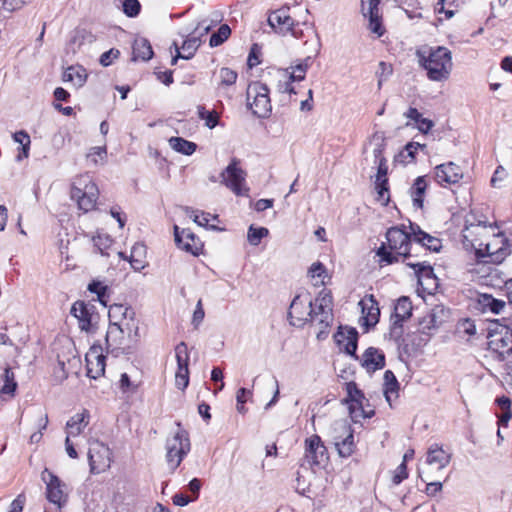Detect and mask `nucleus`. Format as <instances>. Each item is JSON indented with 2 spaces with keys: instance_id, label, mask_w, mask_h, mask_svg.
<instances>
[{
  "instance_id": "a18cd8bd",
  "label": "nucleus",
  "mask_w": 512,
  "mask_h": 512,
  "mask_svg": "<svg viewBox=\"0 0 512 512\" xmlns=\"http://www.w3.org/2000/svg\"><path fill=\"white\" fill-rule=\"evenodd\" d=\"M3 381H4V385L1 388V393L13 395L17 388V382L15 381L14 373L11 371V369L9 367L5 368V371L3 374Z\"/></svg>"
},
{
  "instance_id": "ddd939ff",
  "label": "nucleus",
  "mask_w": 512,
  "mask_h": 512,
  "mask_svg": "<svg viewBox=\"0 0 512 512\" xmlns=\"http://www.w3.org/2000/svg\"><path fill=\"white\" fill-rule=\"evenodd\" d=\"M364 394L358 389L356 383L349 382L347 384V399L349 404V411L353 419L358 417L370 418L374 414L373 411L365 412L362 407V401L364 400Z\"/></svg>"
},
{
  "instance_id": "f03ea898",
  "label": "nucleus",
  "mask_w": 512,
  "mask_h": 512,
  "mask_svg": "<svg viewBox=\"0 0 512 512\" xmlns=\"http://www.w3.org/2000/svg\"><path fill=\"white\" fill-rule=\"evenodd\" d=\"M419 63L427 71L431 81L441 82L449 78L453 63L451 51L443 46L430 48L426 52H418Z\"/></svg>"
},
{
  "instance_id": "338daca9",
  "label": "nucleus",
  "mask_w": 512,
  "mask_h": 512,
  "mask_svg": "<svg viewBox=\"0 0 512 512\" xmlns=\"http://www.w3.org/2000/svg\"><path fill=\"white\" fill-rule=\"evenodd\" d=\"M47 424H48V416L47 414H45L41 419H40V430L38 432H35L33 433L31 436H30V442L31 443H38L41 439H42V431L41 430H44L46 429L47 427Z\"/></svg>"
},
{
  "instance_id": "aec40b11",
  "label": "nucleus",
  "mask_w": 512,
  "mask_h": 512,
  "mask_svg": "<svg viewBox=\"0 0 512 512\" xmlns=\"http://www.w3.org/2000/svg\"><path fill=\"white\" fill-rule=\"evenodd\" d=\"M377 165V174L375 179V188L378 193V200L383 204H387L389 202V193H388V166L386 159H382L380 161L374 162Z\"/></svg>"
},
{
  "instance_id": "a19ab883",
  "label": "nucleus",
  "mask_w": 512,
  "mask_h": 512,
  "mask_svg": "<svg viewBox=\"0 0 512 512\" xmlns=\"http://www.w3.org/2000/svg\"><path fill=\"white\" fill-rule=\"evenodd\" d=\"M184 211L187 216L193 219V221L202 227H208L210 219H216V216H211L209 213H205L203 211H197L190 207H185Z\"/></svg>"
},
{
  "instance_id": "6ab92c4d",
  "label": "nucleus",
  "mask_w": 512,
  "mask_h": 512,
  "mask_svg": "<svg viewBox=\"0 0 512 512\" xmlns=\"http://www.w3.org/2000/svg\"><path fill=\"white\" fill-rule=\"evenodd\" d=\"M410 230L412 231L413 236V245L414 249H424L430 251H439L441 248V242L438 238H435L426 232L422 231L418 225H414L410 223Z\"/></svg>"
},
{
  "instance_id": "ea45409f",
  "label": "nucleus",
  "mask_w": 512,
  "mask_h": 512,
  "mask_svg": "<svg viewBox=\"0 0 512 512\" xmlns=\"http://www.w3.org/2000/svg\"><path fill=\"white\" fill-rule=\"evenodd\" d=\"M87 161L94 166L104 164L107 158L106 146H96L89 149L86 155Z\"/></svg>"
},
{
  "instance_id": "f8f14e48",
  "label": "nucleus",
  "mask_w": 512,
  "mask_h": 512,
  "mask_svg": "<svg viewBox=\"0 0 512 512\" xmlns=\"http://www.w3.org/2000/svg\"><path fill=\"white\" fill-rule=\"evenodd\" d=\"M434 178L442 187L456 184L463 178L461 168L454 162L437 165L434 168Z\"/></svg>"
},
{
  "instance_id": "a211bd4d",
  "label": "nucleus",
  "mask_w": 512,
  "mask_h": 512,
  "mask_svg": "<svg viewBox=\"0 0 512 512\" xmlns=\"http://www.w3.org/2000/svg\"><path fill=\"white\" fill-rule=\"evenodd\" d=\"M268 23L277 33L285 35L292 31L295 21L289 15V8L282 7L270 14Z\"/></svg>"
},
{
  "instance_id": "c756f323",
  "label": "nucleus",
  "mask_w": 512,
  "mask_h": 512,
  "mask_svg": "<svg viewBox=\"0 0 512 512\" xmlns=\"http://www.w3.org/2000/svg\"><path fill=\"white\" fill-rule=\"evenodd\" d=\"M406 265L414 270L420 285H424V281L434 280L435 278L433 268L426 261H407Z\"/></svg>"
},
{
  "instance_id": "4468645a",
  "label": "nucleus",
  "mask_w": 512,
  "mask_h": 512,
  "mask_svg": "<svg viewBox=\"0 0 512 512\" xmlns=\"http://www.w3.org/2000/svg\"><path fill=\"white\" fill-rule=\"evenodd\" d=\"M334 338L340 350L356 359L358 358L356 356L358 332L355 328L340 327Z\"/></svg>"
},
{
  "instance_id": "dca6fc26",
  "label": "nucleus",
  "mask_w": 512,
  "mask_h": 512,
  "mask_svg": "<svg viewBox=\"0 0 512 512\" xmlns=\"http://www.w3.org/2000/svg\"><path fill=\"white\" fill-rule=\"evenodd\" d=\"M105 359L101 348L92 346L86 353L85 360L87 366V376L92 379H98L105 372Z\"/></svg>"
},
{
  "instance_id": "e433bc0d",
  "label": "nucleus",
  "mask_w": 512,
  "mask_h": 512,
  "mask_svg": "<svg viewBox=\"0 0 512 512\" xmlns=\"http://www.w3.org/2000/svg\"><path fill=\"white\" fill-rule=\"evenodd\" d=\"M125 334L121 332V329L114 324H109L108 331L106 334V342L108 346L120 348L124 343Z\"/></svg>"
},
{
  "instance_id": "f3484780",
  "label": "nucleus",
  "mask_w": 512,
  "mask_h": 512,
  "mask_svg": "<svg viewBox=\"0 0 512 512\" xmlns=\"http://www.w3.org/2000/svg\"><path fill=\"white\" fill-rule=\"evenodd\" d=\"M489 347L500 360H505L512 353V333L506 328L504 332L492 334Z\"/></svg>"
},
{
  "instance_id": "4d7b16f0",
  "label": "nucleus",
  "mask_w": 512,
  "mask_h": 512,
  "mask_svg": "<svg viewBox=\"0 0 512 512\" xmlns=\"http://www.w3.org/2000/svg\"><path fill=\"white\" fill-rule=\"evenodd\" d=\"M13 139L22 146L23 156L28 157L31 143L30 136L25 131H19L14 133Z\"/></svg>"
},
{
  "instance_id": "13d9d810",
  "label": "nucleus",
  "mask_w": 512,
  "mask_h": 512,
  "mask_svg": "<svg viewBox=\"0 0 512 512\" xmlns=\"http://www.w3.org/2000/svg\"><path fill=\"white\" fill-rule=\"evenodd\" d=\"M398 389V381L384 384L383 393L390 407H392V402L398 398Z\"/></svg>"
},
{
  "instance_id": "5701e85b",
  "label": "nucleus",
  "mask_w": 512,
  "mask_h": 512,
  "mask_svg": "<svg viewBox=\"0 0 512 512\" xmlns=\"http://www.w3.org/2000/svg\"><path fill=\"white\" fill-rule=\"evenodd\" d=\"M174 238L177 246L185 250L187 252H190L194 255L197 254L198 251V239L195 237V235L189 230V229H182L180 231L179 227L177 225L174 226Z\"/></svg>"
},
{
  "instance_id": "412c9836",
  "label": "nucleus",
  "mask_w": 512,
  "mask_h": 512,
  "mask_svg": "<svg viewBox=\"0 0 512 512\" xmlns=\"http://www.w3.org/2000/svg\"><path fill=\"white\" fill-rule=\"evenodd\" d=\"M359 306L361 307L364 325L367 327L376 325L379 321L380 309L374 296L366 295L359 302Z\"/></svg>"
},
{
  "instance_id": "f257e3e1",
  "label": "nucleus",
  "mask_w": 512,
  "mask_h": 512,
  "mask_svg": "<svg viewBox=\"0 0 512 512\" xmlns=\"http://www.w3.org/2000/svg\"><path fill=\"white\" fill-rule=\"evenodd\" d=\"M386 240L387 245L382 243L376 251V255L380 257V262L392 264L398 262L399 257L409 259L413 256L412 231L408 233L398 226L391 227L386 232Z\"/></svg>"
},
{
  "instance_id": "bb28decb",
  "label": "nucleus",
  "mask_w": 512,
  "mask_h": 512,
  "mask_svg": "<svg viewBox=\"0 0 512 512\" xmlns=\"http://www.w3.org/2000/svg\"><path fill=\"white\" fill-rule=\"evenodd\" d=\"M486 252L489 256H494L496 261H500L510 253V250L506 245L505 238L502 235H497L486 244Z\"/></svg>"
},
{
  "instance_id": "de8ad7c7",
  "label": "nucleus",
  "mask_w": 512,
  "mask_h": 512,
  "mask_svg": "<svg viewBox=\"0 0 512 512\" xmlns=\"http://www.w3.org/2000/svg\"><path fill=\"white\" fill-rule=\"evenodd\" d=\"M364 15L369 16V30L377 34L378 37L382 36L385 30L382 26L380 12H364Z\"/></svg>"
},
{
  "instance_id": "3c124183",
  "label": "nucleus",
  "mask_w": 512,
  "mask_h": 512,
  "mask_svg": "<svg viewBox=\"0 0 512 512\" xmlns=\"http://www.w3.org/2000/svg\"><path fill=\"white\" fill-rule=\"evenodd\" d=\"M118 328L121 329V332L131 337L132 333L136 336L139 330L138 322L135 319V315H131V319H125L116 324Z\"/></svg>"
},
{
  "instance_id": "603ef678",
  "label": "nucleus",
  "mask_w": 512,
  "mask_h": 512,
  "mask_svg": "<svg viewBox=\"0 0 512 512\" xmlns=\"http://www.w3.org/2000/svg\"><path fill=\"white\" fill-rule=\"evenodd\" d=\"M175 357L177 361V367L188 368L189 353L185 342H180L175 347Z\"/></svg>"
},
{
  "instance_id": "09e8293b",
  "label": "nucleus",
  "mask_w": 512,
  "mask_h": 512,
  "mask_svg": "<svg viewBox=\"0 0 512 512\" xmlns=\"http://www.w3.org/2000/svg\"><path fill=\"white\" fill-rule=\"evenodd\" d=\"M426 148L425 144H420L418 142H410L408 143L404 151L399 153V155L396 157V160L402 159V158H409L407 162H412L415 159V154L419 149L424 150Z\"/></svg>"
},
{
  "instance_id": "20e7f679",
  "label": "nucleus",
  "mask_w": 512,
  "mask_h": 512,
  "mask_svg": "<svg viewBox=\"0 0 512 512\" xmlns=\"http://www.w3.org/2000/svg\"><path fill=\"white\" fill-rule=\"evenodd\" d=\"M191 448L188 433L180 428L166 441V462L171 471H175Z\"/></svg>"
},
{
  "instance_id": "bf43d9fd",
  "label": "nucleus",
  "mask_w": 512,
  "mask_h": 512,
  "mask_svg": "<svg viewBox=\"0 0 512 512\" xmlns=\"http://www.w3.org/2000/svg\"><path fill=\"white\" fill-rule=\"evenodd\" d=\"M141 5L138 0H124L123 1V12L128 17H135L140 12Z\"/></svg>"
},
{
  "instance_id": "e2e57ef3",
  "label": "nucleus",
  "mask_w": 512,
  "mask_h": 512,
  "mask_svg": "<svg viewBox=\"0 0 512 512\" xmlns=\"http://www.w3.org/2000/svg\"><path fill=\"white\" fill-rule=\"evenodd\" d=\"M119 55V50L112 48L100 56V64L104 67H107L113 62L114 59H117Z\"/></svg>"
},
{
  "instance_id": "69168bd1",
  "label": "nucleus",
  "mask_w": 512,
  "mask_h": 512,
  "mask_svg": "<svg viewBox=\"0 0 512 512\" xmlns=\"http://www.w3.org/2000/svg\"><path fill=\"white\" fill-rule=\"evenodd\" d=\"M408 477L407 466L402 462L394 471L392 481L395 485L400 484L404 479Z\"/></svg>"
},
{
  "instance_id": "423d86ee",
  "label": "nucleus",
  "mask_w": 512,
  "mask_h": 512,
  "mask_svg": "<svg viewBox=\"0 0 512 512\" xmlns=\"http://www.w3.org/2000/svg\"><path fill=\"white\" fill-rule=\"evenodd\" d=\"M238 159L233 158L220 174V182L237 196H248L249 188L246 185V172L239 166Z\"/></svg>"
},
{
  "instance_id": "0e129e2a",
  "label": "nucleus",
  "mask_w": 512,
  "mask_h": 512,
  "mask_svg": "<svg viewBox=\"0 0 512 512\" xmlns=\"http://www.w3.org/2000/svg\"><path fill=\"white\" fill-rule=\"evenodd\" d=\"M379 77L378 86L382 85V81L392 74V66L386 62L381 61L379 63V69L376 72Z\"/></svg>"
},
{
  "instance_id": "58836bf2",
  "label": "nucleus",
  "mask_w": 512,
  "mask_h": 512,
  "mask_svg": "<svg viewBox=\"0 0 512 512\" xmlns=\"http://www.w3.org/2000/svg\"><path fill=\"white\" fill-rule=\"evenodd\" d=\"M309 274L314 281L315 286L325 285V279L328 278V274L324 265L320 262H315L309 269Z\"/></svg>"
},
{
  "instance_id": "c03bdc74",
  "label": "nucleus",
  "mask_w": 512,
  "mask_h": 512,
  "mask_svg": "<svg viewBox=\"0 0 512 512\" xmlns=\"http://www.w3.org/2000/svg\"><path fill=\"white\" fill-rule=\"evenodd\" d=\"M269 230L265 227L256 228L251 225L247 232V240L250 245L258 246L262 240V238L268 236Z\"/></svg>"
},
{
  "instance_id": "393cba45",
  "label": "nucleus",
  "mask_w": 512,
  "mask_h": 512,
  "mask_svg": "<svg viewBox=\"0 0 512 512\" xmlns=\"http://www.w3.org/2000/svg\"><path fill=\"white\" fill-rule=\"evenodd\" d=\"M412 309V302L408 297L403 296L397 300L394 307V313L392 315L393 329L397 326H402V322L411 316Z\"/></svg>"
},
{
  "instance_id": "6e6552de",
  "label": "nucleus",
  "mask_w": 512,
  "mask_h": 512,
  "mask_svg": "<svg viewBox=\"0 0 512 512\" xmlns=\"http://www.w3.org/2000/svg\"><path fill=\"white\" fill-rule=\"evenodd\" d=\"M333 440L338 454L347 458L351 456L355 450L353 429L343 420L336 421L333 426Z\"/></svg>"
},
{
  "instance_id": "6e6d98bb",
  "label": "nucleus",
  "mask_w": 512,
  "mask_h": 512,
  "mask_svg": "<svg viewBox=\"0 0 512 512\" xmlns=\"http://www.w3.org/2000/svg\"><path fill=\"white\" fill-rule=\"evenodd\" d=\"M189 384V369L177 367L175 373V385L180 390H185Z\"/></svg>"
},
{
  "instance_id": "2f4dec72",
  "label": "nucleus",
  "mask_w": 512,
  "mask_h": 512,
  "mask_svg": "<svg viewBox=\"0 0 512 512\" xmlns=\"http://www.w3.org/2000/svg\"><path fill=\"white\" fill-rule=\"evenodd\" d=\"M131 315H135L134 310L131 307H128L123 304H113L110 305L108 316L110 320V324L116 325L122 320L131 319Z\"/></svg>"
},
{
  "instance_id": "7c9ffc66",
  "label": "nucleus",
  "mask_w": 512,
  "mask_h": 512,
  "mask_svg": "<svg viewBox=\"0 0 512 512\" xmlns=\"http://www.w3.org/2000/svg\"><path fill=\"white\" fill-rule=\"evenodd\" d=\"M87 80V73L82 66H70L63 73V81L71 82L76 87H81Z\"/></svg>"
},
{
  "instance_id": "c9c22d12",
  "label": "nucleus",
  "mask_w": 512,
  "mask_h": 512,
  "mask_svg": "<svg viewBox=\"0 0 512 512\" xmlns=\"http://www.w3.org/2000/svg\"><path fill=\"white\" fill-rule=\"evenodd\" d=\"M479 304L484 310H489L494 314H499L505 307V302L493 298L491 295L482 294L479 297Z\"/></svg>"
},
{
  "instance_id": "7ed1b4c3",
  "label": "nucleus",
  "mask_w": 512,
  "mask_h": 512,
  "mask_svg": "<svg viewBox=\"0 0 512 512\" xmlns=\"http://www.w3.org/2000/svg\"><path fill=\"white\" fill-rule=\"evenodd\" d=\"M70 197L80 211L87 213L95 209L99 189L88 174L80 175L72 183Z\"/></svg>"
},
{
  "instance_id": "49530a36",
  "label": "nucleus",
  "mask_w": 512,
  "mask_h": 512,
  "mask_svg": "<svg viewBox=\"0 0 512 512\" xmlns=\"http://www.w3.org/2000/svg\"><path fill=\"white\" fill-rule=\"evenodd\" d=\"M231 34V29L227 24H223L219 27L216 33H213L210 37L209 44L211 47H217L228 39Z\"/></svg>"
},
{
  "instance_id": "1a4fd4ad",
  "label": "nucleus",
  "mask_w": 512,
  "mask_h": 512,
  "mask_svg": "<svg viewBox=\"0 0 512 512\" xmlns=\"http://www.w3.org/2000/svg\"><path fill=\"white\" fill-rule=\"evenodd\" d=\"M88 460L91 473L99 474L104 472L110 468L112 462L111 450L100 441H91L89 443Z\"/></svg>"
},
{
  "instance_id": "9d476101",
  "label": "nucleus",
  "mask_w": 512,
  "mask_h": 512,
  "mask_svg": "<svg viewBox=\"0 0 512 512\" xmlns=\"http://www.w3.org/2000/svg\"><path fill=\"white\" fill-rule=\"evenodd\" d=\"M42 480L46 484V497L49 502L62 508L66 505L68 494L65 491L66 485L52 472L45 469L41 474Z\"/></svg>"
},
{
  "instance_id": "0eeeda50",
  "label": "nucleus",
  "mask_w": 512,
  "mask_h": 512,
  "mask_svg": "<svg viewBox=\"0 0 512 512\" xmlns=\"http://www.w3.org/2000/svg\"><path fill=\"white\" fill-rule=\"evenodd\" d=\"M290 324L301 327L313 318V303L308 293L294 297L288 311Z\"/></svg>"
},
{
  "instance_id": "b1692460",
  "label": "nucleus",
  "mask_w": 512,
  "mask_h": 512,
  "mask_svg": "<svg viewBox=\"0 0 512 512\" xmlns=\"http://www.w3.org/2000/svg\"><path fill=\"white\" fill-rule=\"evenodd\" d=\"M361 364L368 372L382 369L385 365L384 354L374 347H369L362 356Z\"/></svg>"
},
{
  "instance_id": "473e14b6",
  "label": "nucleus",
  "mask_w": 512,
  "mask_h": 512,
  "mask_svg": "<svg viewBox=\"0 0 512 512\" xmlns=\"http://www.w3.org/2000/svg\"><path fill=\"white\" fill-rule=\"evenodd\" d=\"M369 145L372 147L374 162L386 159L383 156L386 147V137L383 132H375L370 139Z\"/></svg>"
},
{
  "instance_id": "680f3d73",
  "label": "nucleus",
  "mask_w": 512,
  "mask_h": 512,
  "mask_svg": "<svg viewBox=\"0 0 512 512\" xmlns=\"http://www.w3.org/2000/svg\"><path fill=\"white\" fill-rule=\"evenodd\" d=\"M455 0H438L436 5V10L439 14L444 13L447 19H450L454 16L455 11L451 8H446L448 4L451 7L454 4Z\"/></svg>"
},
{
  "instance_id": "39448f33",
  "label": "nucleus",
  "mask_w": 512,
  "mask_h": 512,
  "mask_svg": "<svg viewBox=\"0 0 512 512\" xmlns=\"http://www.w3.org/2000/svg\"><path fill=\"white\" fill-rule=\"evenodd\" d=\"M247 102L253 114L259 118L270 115L272 105L269 97V89L266 84L253 82L247 89Z\"/></svg>"
},
{
  "instance_id": "72a5a7b5",
  "label": "nucleus",
  "mask_w": 512,
  "mask_h": 512,
  "mask_svg": "<svg viewBox=\"0 0 512 512\" xmlns=\"http://www.w3.org/2000/svg\"><path fill=\"white\" fill-rule=\"evenodd\" d=\"M168 142L174 151L183 155H192L197 148L194 142L188 141L182 137H171Z\"/></svg>"
},
{
  "instance_id": "f704fd0d",
  "label": "nucleus",
  "mask_w": 512,
  "mask_h": 512,
  "mask_svg": "<svg viewBox=\"0 0 512 512\" xmlns=\"http://www.w3.org/2000/svg\"><path fill=\"white\" fill-rule=\"evenodd\" d=\"M427 183L424 176H419L415 179L413 186L410 189V194L413 199L414 206L422 208L423 196L426 191Z\"/></svg>"
},
{
  "instance_id": "37998d69",
  "label": "nucleus",
  "mask_w": 512,
  "mask_h": 512,
  "mask_svg": "<svg viewBox=\"0 0 512 512\" xmlns=\"http://www.w3.org/2000/svg\"><path fill=\"white\" fill-rule=\"evenodd\" d=\"M88 290L91 293H95L97 295L98 301L103 305H108V287L104 285L100 281H93L88 285Z\"/></svg>"
},
{
  "instance_id": "79ce46f5",
  "label": "nucleus",
  "mask_w": 512,
  "mask_h": 512,
  "mask_svg": "<svg viewBox=\"0 0 512 512\" xmlns=\"http://www.w3.org/2000/svg\"><path fill=\"white\" fill-rule=\"evenodd\" d=\"M310 57L306 58L304 61L298 63L295 66H291V71H288L289 79L292 81L299 82L304 80L307 69L309 67Z\"/></svg>"
},
{
  "instance_id": "5fc2aeb1",
  "label": "nucleus",
  "mask_w": 512,
  "mask_h": 512,
  "mask_svg": "<svg viewBox=\"0 0 512 512\" xmlns=\"http://www.w3.org/2000/svg\"><path fill=\"white\" fill-rule=\"evenodd\" d=\"M238 74L236 71L223 67L219 71L220 84L223 86H232L237 80Z\"/></svg>"
},
{
  "instance_id": "cd10ccee",
  "label": "nucleus",
  "mask_w": 512,
  "mask_h": 512,
  "mask_svg": "<svg viewBox=\"0 0 512 512\" xmlns=\"http://www.w3.org/2000/svg\"><path fill=\"white\" fill-rule=\"evenodd\" d=\"M133 60L148 61L153 56L150 42L143 37L136 38L133 43Z\"/></svg>"
},
{
  "instance_id": "2eb2a0df",
  "label": "nucleus",
  "mask_w": 512,
  "mask_h": 512,
  "mask_svg": "<svg viewBox=\"0 0 512 512\" xmlns=\"http://www.w3.org/2000/svg\"><path fill=\"white\" fill-rule=\"evenodd\" d=\"M70 313L78 320L79 328L82 331L90 332L92 330V322L95 317L94 306L92 304L84 301H76L72 305Z\"/></svg>"
},
{
  "instance_id": "4c0bfd02",
  "label": "nucleus",
  "mask_w": 512,
  "mask_h": 512,
  "mask_svg": "<svg viewBox=\"0 0 512 512\" xmlns=\"http://www.w3.org/2000/svg\"><path fill=\"white\" fill-rule=\"evenodd\" d=\"M201 44V40L197 35H191L184 40L180 51L183 54V59H191Z\"/></svg>"
},
{
  "instance_id": "a878e982",
  "label": "nucleus",
  "mask_w": 512,
  "mask_h": 512,
  "mask_svg": "<svg viewBox=\"0 0 512 512\" xmlns=\"http://www.w3.org/2000/svg\"><path fill=\"white\" fill-rule=\"evenodd\" d=\"M89 417L90 415L87 410H83L72 416L66 423L67 435H69V437L80 435L89 424Z\"/></svg>"
},
{
  "instance_id": "052dcab7",
  "label": "nucleus",
  "mask_w": 512,
  "mask_h": 512,
  "mask_svg": "<svg viewBox=\"0 0 512 512\" xmlns=\"http://www.w3.org/2000/svg\"><path fill=\"white\" fill-rule=\"evenodd\" d=\"M283 77L284 79L280 80L278 83V90L282 93H296L294 86L292 84L294 81H292V79H289L288 69L285 70Z\"/></svg>"
},
{
  "instance_id": "9b49d317",
  "label": "nucleus",
  "mask_w": 512,
  "mask_h": 512,
  "mask_svg": "<svg viewBox=\"0 0 512 512\" xmlns=\"http://www.w3.org/2000/svg\"><path fill=\"white\" fill-rule=\"evenodd\" d=\"M327 460V449L321 438L314 434L305 440V454L302 466H320Z\"/></svg>"
},
{
  "instance_id": "774afa93",
  "label": "nucleus",
  "mask_w": 512,
  "mask_h": 512,
  "mask_svg": "<svg viewBox=\"0 0 512 512\" xmlns=\"http://www.w3.org/2000/svg\"><path fill=\"white\" fill-rule=\"evenodd\" d=\"M506 177V171L502 166H499L496 168L492 178H491V185L495 188L499 187V183L503 181V179Z\"/></svg>"
},
{
  "instance_id": "c85d7f7f",
  "label": "nucleus",
  "mask_w": 512,
  "mask_h": 512,
  "mask_svg": "<svg viewBox=\"0 0 512 512\" xmlns=\"http://www.w3.org/2000/svg\"><path fill=\"white\" fill-rule=\"evenodd\" d=\"M315 305H318L322 308L324 307L325 317L323 320H321V324L328 326L333 320V300L331 293L326 290L320 291L318 297L315 300Z\"/></svg>"
},
{
  "instance_id": "864d4df0",
  "label": "nucleus",
  "mask_w": 512,
  "mask_h": 512,
  "mask_svg": "<svg viewBox=\"0 0 512 512\" xmlns=\"http://www.w3.org/2000/svg\"><path fill=\"white\" fill-rule=\"evenodd\" d=\"M95 247L99 250L101 255L109 256L108 249L111 247L113 240L108 235H97L93 238Z\"/></svg>"
},
{
  "instance_id": "8fccbe9b",
  "label": "nucleus",
  "mask_w": 512,
  "mask_h": 512,
  "mask_svg": "<svg viewBox=\"0 0 512 512\" xmlns=\"http://www.w3.org/2000/svg\"><path fill=\"white\" fill-rule=\"evenodd\" d=\"M198 116L200 119L205 120V125L213 129L217 124L219 120V115L215 111H207L203 106H198Z\"/></svg>"
},
{
  "instance_id": "4be33fe9",
  "label": "nucleus",
  "mask_w": 512,
  "mask_h": 512,
  "mask_svg": "<svg viewBox=\"0 0 512 512\" xmlns=\"http://www.w3.org/2000/svg\"><path fill=\"white\" fill-rule=\"evenodd\" d=\"M451 460V455L446 452L442 446L433 444L427 451L426 463L430 467H435L440 471L444 469Z\"/></svg>"
}]
</instances>
